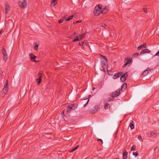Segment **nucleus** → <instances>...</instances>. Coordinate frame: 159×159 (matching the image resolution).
<instances>
[{
    "instance_id": "1",
    "label": "nucleus",
    "mask_w": 159,
    "mask_h": 159,
    "mask_svg": "<svg viewBox=\"0 0 159 159\" xmlns=\"http://www.w3.org/2000/svg\"><path fill=\"white\" fill-rule=\"evenodd\" d=\"M19 5L20 7L21 8H25L27 6V1L26 0H24L22 1L19 2Z\"/></svg>"
},
{
    "instance_id": "2",
    "label": "nucleus",
    "mask_w": 159,
    "mask_h": 159,
    "mask_svg": "<svg viewBox=\"0 0 159 159\" xmlns=\"http://www.w3.org/2000/svg\"><path fill=\"white\" fill-rule=\"evenodd\" d=\"M75 105H71V106H68L67 107L66 113L67 114L69 113L72 110L75 109Z\"/></svg>"
},
{
    "instance_id": "3",
    "label": "nucleus",
    "mask_w": 159,
    "mask_h": 159,
    "mask_svg": "<svg viewBox=\"0 0 159 159\" xmlns=\"http://www.w3.org/2000/svg\"><path fill=\"white\" fill-rule=\"evenodd\" d=\"M2 53L3 54V59L4 60H6L8 57V56L7 52L4 48H3L2 50Z\"/></svg>"
},
{
    "instance_id": "4",
    "label": "nucleus",
    "mask_w": 159,
    "mask_h": 159,
    "mask_svg": "<svg viewBox=\"0 0 159 159\" xmlns=\"http://www.w3.org/2000/svg\"><path fill=\"white\" fill-rule=\"evenodd\" d=\"M153 71V69H150L149 68H147L143 73L142 75L144 76L146 75L149 72Z\"/></svg>"
},
{
    "instance_id": "5",
    "label": "nucleus",
    "mask_w": 159,
    "mask_h": 159,
    "mask_svg": "<svg viewBox=\"0 0 159 159\" xmlns=\"http://www.w3.org/2000/svg\"><path fill=\"white\" fill-rule=\"evenodd\" d=\"M99 109V106L98 105L95 106L94 108L90 110V112L92 113L96 112Z\"/></svg>"
},
{
    "instance_id": "6",
    "label": "nucleus",
    "mask_w": 159,
    "mask_h": 159,
    "mask_svg": "<svg viewBox=\"0 0 159 159\" xmlns=\"http://www.w3.org/2000/svg\"><path fill=\"white\" fill-rule=\"evenodd\" d=\"M5 14H8L10 11V6L9 4L7 3H5Z\"/></svg>"
},
{
    "instance_id": "7",
    "label": "nucleus",
    "mask_w": 159,
    "mask_h": 159,
    "mask_svg": "<svg viewBox=\"0 0 159 159\" xmlns=\"http://www.w3.org/2000/svg\"><path fill=\"white\" fill-rule=\"evenodd\" d=\"M128 76V73L126 72L121 77L120 80L122 82H124L126 80V78Z\"/></svg>"
},
{
    "instance_id": "8",
    "label": "nucleus",
    "mask_w": 159,
    "mask_h": 159,
    "mask_svg": "<svg viewBox=\"0 0 159 159\" xmlns=\"http://www.w3.org/2000/svg\"><path fill=\"white\" fill-rule=\"evenodd\" d=\"M120 93V89L117 90L115 92L112 93L111 94V95L113 96V97H115L119 96Z\"/></svg>"
},
{
    "instance_id": "9",
    "label": "nucleus",
    "mask_w": 159,
    "mask_h": 159,
    "mask_svg": "<svg viewBox=\"0 0 159 159\" xmlns=\"http://www.w3.org/2000/svg\"><path fill=\"white\" fill-rule=\"evenodd\" d=\"M30 58L32 61L35 62L38 61H37L35 60V59L36 57L34 55V54L33 53H31L30 54Z\"/></svg>"
},
{
    "instance_id": "10",
    "label": "nucleus",
    "mask_w": 159,
    "mask_h": 159,
    "mask_svg": "<svg viewBox=\"0 0 159 159\" xmlns=\"http://www.w3.org/2000/svg\"><path fill=\"white\" fill-rule=\"evenodd\" d=\"M8 85H4L3 89V92L4 93V95L6 94L7 93L8 91Z\"/></svg>"
},
{
    "instance_id": "11",
    "label": "nucleus",
    "mask_w": 159,
    "mask_h": 159,
    "mask_svg": "<svg viewBox=\"0 0 159 159\" xmlns=\"http://www.w3.org/2000/svg\"><path fill=\"white\" fill-rule=\"evenodd\" d=\"M42 75V73H39L38 75V77L39 79H37L36 80V82L38 83V84H39V83H40L41 79V78L42 77L41 75Z\"/></svg>"
},
{
    "instance_id": "12",
    "label": "nucleus",
    "mask_w": 159,
    "mask_h": 159,
    "mask_svg": "<svg viewBox=\"0 0 159 159\" xmlns=\"http://www.w3.org/2000/svg\"><path fill=\"white\" fill-rule=\"evenodd\" d=\"M100 6V5L96 6L95 8V11H99L101 12L102 11H101L102 8Z\"/></svg>"
},
{
    "instance_id": "13",
    "label": "nucleus",
    "mask_w": 159,
    "mask_h": 159,
    "mask_svg": "<svg viewBox=\"0 0 159 159\" xmlns=\"http://www.w3.org/2000/svg\"><path fill=\"white\" fill-rule=\"evenodd\" d=\"M121 75V73H117L115 74L113 76V79H116L119 77Z\"/></svg>"
},
{
    "instance_id": "14",
    "label": "nucleus",
    "mask_w": 159,
    "mask_h": 159,
    "mask_svg": "<svg viewBox=\"0 0 159 159\" xmlns=\"http://www.w3.org/2000/svg\"><path fill=\"white\" fill-rule=\"evenodd\" d=\"M102 59H104V60H105L106 61V63H105V62H103L102 63L103 66H106V64L107 62V58L106 57L104 56H102ZM103 67H104V66H103Z\"/></svg>"
},
{
    "instance_id": "15",
    "label": "nucleus",
    "mask_w": 159,
    "mask_h": 159,
    "mask_svg": "<svg viewBox=\"0 0 159 159\" xmlns=\"http://www.w3.org/2000/svg\"><path fill=\"white\" fill-rule=\"evenodd\" d=\"M127 88V84L125 83H124L121 86V90L122 91H124Z\"/></svg>"
},
{
    "instance_id": "16",
    "label": "nucleus",
    "mask_w": 159,
    "mask_h": 159,
    "mask_svg": "<svg viewBox=\"0 0 159 159\" xmlns=\"http://www.w3.org/2000/svg\"><path fill=\"white\" fill-rule=\"evenodd\" d=\"M86 32H85L83 34H81L79 36H78L79 39L80 40H82V39L84 38V36L85 35Z\"/></svg>"
},
{
    "instance_id": "17",
    "label": "nucleus",
    "mask_w": 159,
    "mask_h": 159,
    "mask_svg": "<svg viewBox=\"0 0 159 159\" xmlns=\"http://www.w3.org/2000/svg\"><path fill=\"white\" fill-rule=\"evenodd\" d=\"M146 47V43H144L143 44L141 45V46H139L138 48V50H141L143 49V48H145Z\"/></svg>"
},
{
    "instance_id": "18",
    "label": "nucleus",
    "mask_w": 159,
    "mask_h": 159,
    "mask_svg": "<svg viewBox=\"0 0 159 159\" xmlns=\"http://www.w3.org/2000/svg\"><path fill=\"white\" fill-rule=\"evenodd\" d=\"M151 51L149 50L148 49H145L142 51L140 52V54L145 53H149Z\"/></svg>"
},
{
    "instance_id": "19",
    "label": "nucleus",
    "mask_w": 159,
    "mask_h": 159,
    "mask_svg": "<svg viewBox=\"0 0 159 159\" xmlns=\"http://www.w3.org/2000/svg\"><path fill=\"white\" fill-rule=\"evenodd\" d=\"M131 61L132 59L131 58H130L129 59L127 60V62L123 66V67H125L128 64H129Z\"/></svg>"
},
{
    "instance_id": "20",
    "label": "nucleus",
    "mask_w": 159,
    "mask_h": 159,
    "mask_svg": "<svg viewBox=\"0 0 159 159\" xmlns=\"http://www.w3.org/2000/svg\"><path fill=\"white\" fill-rule=\"evenodd\" d=\"M110 107V104L108 103L106 104L104 107V108L105 110L109 109Z\"/></svg>"
},
{
    "instance_id": "21",
    "label": "nucleus",
    "mask_w": 159,
    "mask_h": 159,
    "mask_svg": "<svg viewBox=\"0 0 159 159\" xmlns=\"http://www.w3.org/2000/svg\"><path fill=\"white\" fill-rule=\"evenodd\" d=\"M127 154L128 153L126 151V150H125V151L124 152L123 156V159H125L127 157Z\"/></svg>"
},
{
    "instance_id": "22",
    "label": "nucleus",
    "mask_w": 159,
    "mask_h": 159,
    "mask_svg": "<svg viewBox=\"0 0 159 159\" xmlns=\"http://www.w3.org/2000/svg\"><path fill=\"white\" fill-rule=\"evenodd\" d=\"M57 3V0H52L51 2V5L53 7H54Z\"/></svg>"
},
{
    "instance_id": "23",
    "label": "nucleus",
    "mask_w": 159,
    "mask_h": 159,
    "mask_svg": "<svg viewBox=\"0 0 159 159\" xmlns=\"http://www.w3.org/2000/svg\"><path fill=\"white\" fill-rule=\"evenodd\" d=\"M34 49L35 50H37L39 47V45L36 43H34Z\"/></svg>"
},
{
    "instance_id": "24",
    "label": "nucleus",
    "mask_w": 159,
    "mask_h": 159,
    "mask_svg": "<svg viewBox=\"0 0 159 159\" xmlns=\"http://www.w3.org/2000/svg\"><path fill=\"white\" fill-rule=\"evenodd\" d=\"M74 17H75V15H72L71 16H70L69 18L66 20V21H68L70 20H71Z\"/></svg>"
},
{
    "instance_id": "25",
    "label": "nucleus",
    "mask_w": 159,
    "mask_h": 159,
    "mask_svg": "<svg viewBox=\"0 0 159 159\" xmlns=\"http://www.w3.org/2000/svg\"><path fill=\"white\" fill-rule=\"evenodd\" d=\"M129 126L131 129H133L134 128V125L133 122H132V123H130L129 125Z\"/></svg>"
},
{
    "instance_id": "26",
    "label": "nucleus",
    "mask_w": 159,
    "mask_h": 159,
    "mask_svg": "<svg viewBox=\"0 0 159 159\" xmlns=\"http://www.w3.org/2000/svg\"><path fill=\"white\" fill-rule=\"evenodd\" d=\"M108 11V9L106 7L104 8V9L101 11V13H105Z\"/></svg>"
},
{
    "instance_id": "27",
    "label": "nucleus",
    "mask_w": 159,
    "mask_h": 159,
    "mask_svg": "<svg viewBox=\"0 0 159 159\" xmlns=\"http://www.w3.org/2000/svg\"><path fill=\"white\" fill-rule=\"evenodd\" d=\"M114 97L111 95V96L109 97L107 99L108 101H113Z\"/></svg>"
},
{
    "instance_id": "28",
    "label": "nucleus",
    "mask_w": 159,
    "mask_h": 159,
    "mask_svg": "<svg viewBox=\"0 0 159 159\" xmlns=\"http://www.w3.org/2000/svg\"><path fill=\"white\" fill-rule=\"evenodd\" d=\"M85 44L86 45H87L88 44V43H85L84 41H82L81 42V43L80 42L79 43V45L80 46H83L84 44Z\"/></svg>"
},
{
    "instance_id": "29",
    "label": "nucleus",
    "mask_w": 159,
    "mask_h": 159,
    "mask_svg": "<svg viewBox=\"0 0 159 159\" xmlns=\"http://www.w3.org/2000/svg\"><path fill=\"white\" fill-rule=\"evenodd\" d=\"M100 12H101V11H94V15L95 16H98L100 14Z\"/></svg>"
},
{
    "instance_id": "30",
    "label": "nucleus",
    "mask_w": 159,
    "mask_h": 159,
    "mask_svg": "<svg viewBox=\"0 0 159 159\" xmlns=\"http://www.w3.org/2000/svg\"><path fill=\"white\" fill-rule=\"evenodd\" d=\"M79 147V145H78L76 147L74 148L71 149L70 152H73V151H75V150L76 149L78 148V147Z\"/></svg>"
},
{
    "instance_id": "31",
    "label": "nucleus",
    "mask_w": 159,
    "mask_h": 159,
    "mask_svg": "<svg viewBox=\"0 0 159 159\" xmlns=\"http://www.w3.org/2000/svg\"><path fill=\"white\" fill-rule=\"evenodd\" d=\"M79 40H79L78 37V36H77L76 37V38H75L73 40V41L74 42H76V41H79Z\"/></svg>"
},
{
    "instance_id": "32",
    "label": "nucleus",
    "mask_w": 159,
    "mask_h": 159,
    "mask_svg": "<svg viewBox=\"0 0 159 159\" xmlns=\"http://www.w3.org/2000/svg\"><path fill=\"white\" fill-rule=\"evenodd\" d=\"M157 133L156 131L155 130L154 131H153L151 133V135L152 136H153L154 134H155Z\"/></svg>"
},
{
    "instance_id": "33",
    "label": "nucleus",
    "mask_w": 159,
    "mask_h": 159,
    "mask_svg": "<svg viewBox=\"0 0 159 159\" xmlns=\"http://www.w3.org/2000/svg\"><path fill=\"white\" fill-rule=\"evenodd\" d=\"M133 154L134 156H135V157H136L138 155V153H137V152H133Z\"/></svg>"
},
{
    "instance_id": "34",
    "label": "nucleus",
    "mask_w": 159,
    "mask_h": 159,
    "mask_svg": "<svg viewBox=\"0 0 159 159\" xmlns=\"http://www.w3.org/2000/svg\"><path fill=\"white\" fill-rule=\"evenodd\" d=\"M135 147L134 145H133L131 148V151H134L135 150Z\"/></svg>"
},
{
    "instance_id": "35",
    "label": "nucleus",
    "mask_w": 159,
    "mask_h": 159,
    "mask_svg": "<svg viewBox=\"0 0 159 159\" xmlns=\"http://www.w3.org/2000/svg\"><path fill=\"white\" fill-rule=\"evenodd\" d=\"M139 55V53H136L134 55V57H137Z\"/></svg>"
},
{
    "instance_id": "36",
    "label": "nucleus",
    "mask_w": 159,
    "mask_h": 159,
    "mask_svg": "<svg viewBox=\"0 0 159 159\" xmlns=\"http://www.w3.org/2000/svg\"><path fill=\"white\" fill-rule=\"evenodd\" d=\"M155 56H158L159 57V51H158L156 54L154 56H153L154 57Z\"/></svg>"
},
{
    "instance_id": "37",
    "label": "nucleus",
    "mask_w": 159,
    "mask_h": 159,
    "mask_svg": "<svg viewBox=\"0 0 159 159\" xmlns=\"http://www.w3.org/2000/svg\"><path fill=\"white\" fill-rule=\"evenodd\" d=\"M63 21V19H61L59 21H58V22L59 24H60V23H62Z\"/></svg>"
},
{
    "instance_id": "38",
    "label": "nucleus",
    "mask_w": 159,
    "mask_h": 159,
    "mask_svg": "<svg viewBox=\"0 0 159 159\" xmlns=\"http://www.w3.org/2000/svg\"><path fill=\"white\" fill-rule=\"evenodd\" d=\"M81 21H80L79 20H78V21H75L73 22L74 24H75L78 23H79V22H81Z\"/></svg>"
},
{
    "instance_id": "39",
    "label": "nucleus",
    "mask_w": 159,
    "mask_h": 159,
    "mask_svg": "<svg viewBox=\"0 0 159 159\" xmlns=\"http://www.w3.org/2000/svg\"><path fill=\"white\" fill-rule=\"evenodd\" d=\"M98 141H100L102 143H103V142L102 140L101 139H98Z\"/></svg>"
},
{
    "instance_id": "40",
    "label": "nucleus",
    "mask_w": 159,
    "mask_h": 159,
    "mask_svg": "<svg viewBox=\"0 0 159 159\" xmlns=\"http://www.w3.org/2000/svg\"><path fill=\"white\" fill-rule=\"evenodd\" d=\"M89 99H88L87 101V102H86V103L84 105V107H85L86 105H87V104H88V103L89 102Z\"/></svg>"
},
{
    "instance_id": "41",
    "label": "nucleus",
    "mask_w": 159,
    "mask_h": 159,
    "mask_svg": "<svg viewBox=\"0 0 159 159\" xmlns=\"http://www.w3.org/2000/svg\"><path fill=\"white\" fill-rule=\"evenodd\" d=\"M5 85H8V80H7L5 84Z\"/></svg>"
},
{
    "instance_id": "42",
    "label": "nucleus",
    "mask_w": 159,
    "mask_h": 159,
    "mask_svg": "<svg viewBox=\"0 0 159 159\" xmlns=\"http://www.w3.org/2000/svg\"><path fill=\"white\" fill-rule=\"evenodd\" d=\"M142 139V137L141 136V135H139L138 137V139Z\"/></svg>"
},
{
    "instance_id": "43",
    "label": "nucleus",
    "mask_w": 159,
    "mask_h": 159,
    "mask_svg": "<svg viewBox=\"0 0 159 159\" xmlns=\"http://www.w3.org/2000/svg\"><path fill=\"white\" fill-rule=\"evenodd\" d=\"M103 103H104V104H105V105L107 103V102H106V101H105V100H104V101H103Z\"/></svg>"
},
{
    "instance_id": "44",
    "label": "nucleus",
    "mask_w": 159,
    "mask_h": 159,
    "mask_svg": "<svg viewBox=\"0 0 159 159\" xmlns=\"http://www.w3.org/2000/svg\"><path fill=\"white\" fill-rule=\"evenodd\" d=\"M3 73V71H0V75H2Z\"/></svg>"
},
{
    "instance_id": "45",
    "label": "nucleus",
    "mask_w": 159,
    "mask_h": 159,
    "mask_svg": "<svg viewBox=\"0 0 159 159\" xmlns=\"http://www.w3.org/2000/svg\"><path fill=\"white\" fill-rule=\"evenodd\" d=\"M103 27H105L106 26V24H104L102 25Z\"/></svg>"
},
{
    "instance_id": "46",
    "label": "nucleus",
    "mask_w": 159,
    "mask_h": 159,
    "mask_svg": "<svg viewBox=\"0 0 159 159\" xmlns=\"http://www.w3.org/2000/svg\"><path fill=\"white\" fill-rule=\"evenodd\" d=\"M157 147H156L154 149V151H155V150H156L157 149Z\"/></svg>"
},
{
    "instance_id": "47",
    "label": "nucleus",
    "mask_w": 159,
    "mask_h": 159,
    "mask_svg": "<svg viewBox=\"0 0 159 159\" xmlns=\"http://www.w3.org/2000/svg\"><path fill=\"white\" fill-rule=\"evenodd\" d=\"M144 11L146 13H147V11L145 10L144 9Z\"/></svg>"
},
{
    "instance_id": "48",
    "label": "nucleus",
    "mask_w": 159,
    "mask_h": 159,
    "mask_svg": "<svg viewBox=\"0 0 159 159\" xmlns=\"http://www.w3.org/2000/svg\"><path fill=\"white\" fill-rule=\"evenodd\" d=\"M95 88H93V91H94L95 90Z\"/></svg>"
},
{
    "instance_id": "49",
    "label": "nucleus",
    "mask_w": 159,
    "mask_h": 159,
    "mask_svg": "<svg viewBox=\"0 0 159 159\" xmlns=\"http://www.w3.org/2000/svg\"><path fill=\"white\" fill-rule=\"evenodd\" d=\"M2 30H1L0 31V34H1L2 33Z\"/></svg>"
},
{
    "instance_id": "50",
    "label": "nucleus",
    "mask_w": 159,
    "mask_h": 159,
    "mask_svg": "<svg viewBox=\"0 0 159 159\" xmlns=\"http://www.w3.org/2000/svg\"><path fill=\"white\" fill-rule=\"evenodd\" d=\"M64 111H63L62 112V113L64 114Z\"/></svg>"
},
{
    "instance_id": "51",
    "label": "nucleus",
    "mask_w": 159,
    "mask_h": 159,
    "mask_svg": "<svg viewBox=\"0 0 159 159\" xmlns=\"http://www.w3.org/2000/svg\"><path fill=\"white\" fill-rule=\"evenodd\" d=\"M75 34H76V33H75H75H74V35H75Z\"/></svg>"
},
{
    "instance_id": "52",
    "label": "nucleus",
    "mask_w": 159,
    "mask_h": 159,
    "mask_svg": "<svg viewBox=\"0 0 159 159\" xmlns=\"http://www.w3.org/2000/svg\"><path fill=\"white\" fill-rule=\"evenodd\" d=\"M115 159H118V158H116Z\"/></svg>"
},
{
    "instance_id": "53",
    "label": "nucleus",
    "mask_w": 159,
    "mask_h": 159,
    "mask_svg": "<svg viewBox=\"0 0 159 159\" xmlns=\"http://www.w3.org/2000/svg\"><path fill=\"white\" fill-rule=\"evenodd\" d=\"M86 99H84V100H86Z\"/></svg>"
}]
</instances>
